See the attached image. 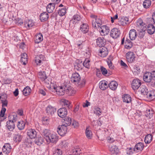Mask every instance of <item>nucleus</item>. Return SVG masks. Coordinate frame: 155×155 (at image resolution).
<instances>
[{"instance_id": "f257e3e1", "label": "nucleus", "mask_w": 155, "mask_h": 155, "mask_svg": "<svg viewBox=\"0 0 155 155\" xmlns=\"http://www.w3.org/2000/svg\"><path fill=\"white\" fill-rule=\"evenodd\" d=\"M41 134L48 144L50 143H55L58 140V137L56 133L54 132L51 133L50 130L48 129L43 130L41 132Z\"/></svg>"}, {"instance_id": "f03ea898", "label": "nucleus", "mask_w": 155, "mask_h": 155, "mask_svg": "<svg viewBox=\"0 0 155 155\" xmlns=\"http://www.w3.org/2000/svg\"><path fill=\"white\" fill-rule=\"evenodd\" d=\"M90 17L92 19V25L93 27L97 28H99L102 24L101 20L94 15H91Z\"/></svg>"}, {"instance_id": "7ed1b4c3", "label": "nucleus", "mask_w": 155, "mask_h": 155, "mask_svg": "<svg viewBox=\"0 0 155 155\" xmlns=\"http://www.w3.org/2000/svg\"><path fill=\"white\" fill-rule=\"evenodd\" d=\"M146 24L143 22L142 20L139 19L137 22L136 28L137 31L146 30Z\"/></svg>"}, {"instance_id": "20e7f679", "label": "nucleus", "mask_w": 155, "mask_h": 155, "mask_svg": "<svg viewBox=\"0 0 155 155\" xmlns=\"http://www.w3.org/2000/svg\"><path fill=\"white\" fill-rule=\"evenodd\" d=\"M67 127L66 126L62 124L58 127L57 131L59 135L63 136L67 133Z\"/></svg>"}, {"instance_id": "39448f33", "label": "nucleus", "mask_w": 155, "mask_h": 155, "mask_svg": "<svg viewBox=\"0 0 155 155\" xmlns=\"http://www.w3.org/2000/svg\"><path fill=\"white\" fill-rule=\"evenodd\" d=\"M126 58L127 60L129 63L134 62L135 61V55L133 52L128 51L126 54Z\"/></svg>"}, {"instance_id": "423d86ee", "label": "nucleus", "mask_w": 155, "mask_h": 155, "mask_svg": "<svg viewBox=\"0 0 155 155\" xmlns=\"http://www.w3.org/2000/svg\"><path fill=\"white\" fill-rule=\"evenodd\" d=\"M120 34V30L117 28H114L110 31V36L114 38H117L119 37Z\"/></svg>"}, {"instance_id": "0eeeda50", "label": "nucleus", "mask_w": 155, "mask_h": 155, "mask_svg": "<svg viewBox=\"0 0 155 155\" xmlns=\"http://www.w3.org/2000/svg\"><path fill=\"white\" fill-rule=\"evenodd\" d=\"M99 31L101 35L102 36H105L107 35L109 32V29L108 27L106 25H102L99 27Z\"/></svg>"}, {"instance_id": "6e6552de", "label": "nucleus", "mask_w": 155, "mask_h": 155, "mask_svg": "<svg viewBox=\"0 0 155 155\" xmlns=\"http://www.w3.org/2000/svg\"><path fill=\"white\" fill-rule=\"evenodd\" d=\"M141 84L140 81L137 79H134L131 84L132 87L134 90L138 89Z\"/></svg>"}, {"instance_id": "1a4fd4ad", "label": "nucleus", "mask_w": 155, "mask_h": 155, "mask_svg": "<svg viewBox=\"0 0 155 155\" xmlns=\"http://www.w3.org/2000/svg\"><path fill=\"white\" fill-rule=\"evenodd\" d=\"M45 59L44 55L42 54L37 55L35 58V62L37 65H39L44 62Z\"/></svg>"}, {"instance_id": "9d476101", "label": "nucleus", "mask_w": 155, "mask_h": 155, "mask_svg": "<svg viewBox=\"0 0 155 155\" xmlns=\"http://www.w3.org/2000/svg\"><path fill=\"white\" fill-rule=\"evenodd\" d=\"M143 79L144 81L147 82H153V78L151 76L150 72H147L145 73L143 75Z\"/></svg>"}, {"instance_id": "9b49d317", "label": "nucleus", "mask_w": 155, "mask_h": 155, "mask_svg": "<svg viewBox=\"0 0 155 155\" xmlns=\"http://www.w3.org/2000/svg\"><path fill=\"white\" fill-rule=\"evenodd\" d=\"M27 135L31 139H34L37 137V132L34 129H31L27 130Z\"/></svg>"}, {"instance_id": "f8f14e48", "label": "nucleus", "mask_w": 155, "mask_h": 155, "mask_svg": "<svg viewBox=\"0 0 155 155\" xmlns=\"http://www.w3.org/2000/svg\"><path fill=\"white\" fill-rule=\"evenodd\" d=\"M56 90L57 94L58 95L60 96H62L65 93V87L58 86L56 88H54Z\"/></svg>"}, {"instance_id": "ddd939ff", "label": "nucleus", "mask_w": 155, "mask_h": 155, "mask_svg": "<svg viewBox=\"0 0 155 155\" xmlns=\"http://www.w3.org/2000/svg\"><path fill=\"white\" fill-rule=\"evenodd\" d=\"M100 48L99 53V55L103 58L106 57L108 54V50L107 48L104 46L101 47Z\"/></svg>"}, {"instance_id": "4468645a", "label": "nucleus", "mask_w": 155, "mask_h": 155, "mask_svg": "<svg viewBox=\"0 0 155 155\" xmlns=\"http://www.w3.org/2000/svg\"><path fill=\"white\" fill-rule=\"evenodd\" d=\"M58 114L60 117H65L67 114V110L65 107L61 108L58 110Z\"/></svg>"}, {"instance_id": "2eb2a0df", "label": "nucleus", "mask_w": 155, "mask_h": 155, "mask_svg": "<svg viewBox=\"0 0 155 155\" xmlns=\"http://www.w3.org/2000/svg\"><path fill=\"white\" fill-rule=\"evenodd\" d=\"M143 143L139 142L135 145L134 148V151H135V153L140 152L143 150Z\"/></svg>"}, {"instance_id": "dca6fc26", "label": "nucleus", "mask_w": 155, "mask_h": 155, "mask_svg": "<svg viewBox=\"0 0 155 155\" xmlns=\"http://www.w3.org/2000/svg\"><path fill=\"white\" fill-rule=\"evenodd\" d=\"M81 80V77L80 75L77 73H75L72 74L71 78V81L73 82L77 83L78 82Z\"/></svg>"}, {"instance_id": "f3484780", "label": "nucleus", "mask_w": 155, "mask_h": 155, "mask_svg": "<svg viewBox=\"0 0 155 155\" xmlns=\"http://www.w3.org/2000/svg\"><path fill=\"white\" fill-rule=\"evenodd\" d=\"M89 27L87 23H83L81 25L80 31L84 34L87 33L89 31Z\"/></svg>"}, {"instance_id": "a211bd4d", "label": "nucleus", "mask_w": 155, "mask_h": 155, "mask_svg": "<svg viewBox=\"0 0 155 155\" xmlns=\"http://www.w3.org/2000/svg\"><path fill=\"white\" fill-rule=\"evenodd\" d=\"M106 44V40L103 37H99L96 39V44L99 47H103Z\"/></svg>"}, {"instance_id": "6ab92c4d", "label": "nucleus", "mask_w": 155, "mask_h": 155, "mask_svg": "<svg viewBox=\"0 0 155 155\" xmlns=\"http://www.w3.org/2000/svg\"><path fill=\"white\" fill-rule=\"evenodd\" d=\"M11 146L8 143H5L3 146L2 148L3 152L5 153L8 154L11 151Z\"/></svg>"}, {"instance_id": "aec40b11", "label": "nucleus", "mask_w": 155, "mask_h": 155, "mask_svg": "<svg viewBox=\"0 0 155 155\" xmlns=\"http://www.w3.org/2000/svg\"><path fill=\"white\" fill-rule=\"evenodd\" d=\"M81 18L80 15L76 14L74 15L72 19L70 21V23L75 24L78 23V21H80Z\"/></svg>"}, {"instance_id": "412c9836", "label": "nucleus", "mask_w": 155, "mask_h": 155, "mask_svg": "<svg viewBox=\"0 0 155 155\" xmlns=\"http://www.w3.org/2000/svg\"><path fill=\"white\" fill-rule=\"evenodd\" d=\"M129 37L131 40H134L136 38L137 36V32L134 29L130 30L129 33Z\"/></svg>"}, {"instance_id": "4be33fe9", "label": "nucleus", "mask_w": 155, "mask_h": 155, "mask_svg": "<svg viewBox=\"0 0 155 155\" xmlns=\"http://www.w3.org/2000/svg\"><path fill=\"white\" fill-rule=\"evenodd\" d=\"M46 111L48 114L52 115L56 112V109L51 105H48L46 109Z\"/></svg>"}, {"instance_id": "5701e85b", "label": "nucleus", "mask_w": 155, "mask_h": 155, "mask_svg": "<svg viewBox=\"0 0 155 155\" xmlns=\"http://www.w3.org/2000/svg\"><path fill=\"white\" fill-rule=\"evenodd\" d=\"M49 17L48 13L46 12H43L41 13L40 16V19L41 21H47Z\"/></svg>"}, {"instance_id": "b1692460", "label": "nucleus", "mask_w": 155, "mask_h": 155, "mask_svg": "<svg viewBox=\"0 0 155 155\" xmlns=\"http://www.w3.org/2000/svg\"><path fill=\"white\" fill-rule=\"evenodd\" d=\"M55 8V5L53 3H49L47 6L46 10L48 13L52 12Z\"/></svg>"}, {"instance_id": "393cba45", "label": "nucleus", "mask_w": 155, "mask_h": 155, "mask_svg": "<svg viewBox=\"0 0 155 155\" xmlns=\"http://www.w3.org/2000/svg\"><path fill=\"white\" fill-rule=\"evenodd\" d=\"M123 101L124 102L129 103L131 101V98L130 96L128 94H124L122 97Z\"/></svg>"}, {"instance_id": "a878e982", "label": "nucleus", "mask_w": 155, "mask_h": 155, "mask_svg": "<svg viewBox=\"0 0 155 155\" xmlns=\"http://www.w3.org/2000/svg\"><path fill=\"white\" fill-rule=\"evenodd\" d=\"M22 138V136L19 134H15L13 137V140L15 143H18L21 141Z\"/></svg>"}, {"instance_id": "bb28decb", "label": "nucleus", "mask_w": 155, "mask_h": 155, "mask_svg": "<svg viewBox=\"0 0 155 155\" xmlns=\"http://www.w3.org/2000/svg\"><path fill=\"white\" fill-rule=\"evenodd\" d=\"M71 119L69 117H66L64 119L62 125L66 126V127L69 126L71 123Z\"/></svg>"}, {"instance_id": "cd10ccee", "label": "nucleus", "mask_w": 155, "mask_h": 155, "mask_svg": "<svg viewBox=\"0 0 155 155\" xmlns=\"http://www.w3.org/2000/svg\"><path fill=\"white\" fill-rule=\"evenodd\" d=\"M109 150L111 152L115 154H117L119 152L118 147L116 145H110L109 147Z\"/></svg>"}, {"instance_id": "c85d7f7f", "label": "nucleus", "mask_w": 155, "mask_h": 155, "mask_svg": "<svg viewBox=\"0 0 155 155\" xmlns=\"http://www.w3.org/2000/svg\"><path fill=\"white\" fill-rule=\"evenodd\" d=\"M99 87L102 90H105L108 87L107 82L105 81H101L99 84Z\"/></svg>"}, {"instance_id": "c756f323", "label": "nucleus", "mask_w": 155, "mask_h": 155, "mask_svg": "<svg viewBox=\"0 0 155 155\" xmlns=\"http://www.w3.org/2000/svg\"><path fill=\"white\" fill-rule=\"evenodd\" d=\"M28 57L27 54L24 53L21 54V61L23 64L25 65L28 61Z\"/></svg>"}, {"instance_id": "7c9ffc66", "label": "nucleus", "mask_w": 155, "mask_h": 155, "mask_svg": "<svg viewBox=\"0 0 155 155\" xmlns=\"http://www.w3.org/2000/svg\"><path fill=\"white\" fill-rule=\"evenodd\" d=\"M6 127L10 131H12L15 128V126L14 123L9 120L7 122Z\"/></svg>"}, {"instance_id": "2f4dec72", "label": "nucleus", "mask_w": 155, "mask_h": 155, "mask_svg": "<svg viewBox=\"0 0 155 155\" xmlns=\"http://www.w3.org/2000/svg\"><path fill=\"white\" fill-rule=\"evenodd\" d=\"M147 31L148 33L152 35L155 31V28L152 24L149 25L147 27Z\"/></svg>"}, {"instance_id": "473e14b6", "label": "nucleus", "mask_w": 155, "mask_h": 155, "mask_svg": "<svg viewBox=\"0 0 155 155\" xmlns=\"http://www.w3.org/2000/svg\"><path fill=\"white\" fill-rule=\"evenodd\" d=\"M85 133L86 137L88 139H90L92 138V133L91 130L90 129L89 126L87 127Z\"/></svg>"}, {"instance_id": "72a5a7b5", "label": "nucleus", "mask_w": 155, "mask_h": 155, "mask_svg": "<svg viewBox=\"0 0 155 155\" xmlns=\"http://www.w3.org/2000/svg\"><path fill=\"white\" fill-rule=\"evenodd\" d=\"M75 93V91L71 87H65V93L68 95H71L74 94Z\"/></svg>"}, {"instance_id": "f704fd0d", "label": "nucleus", "mask_w": 155, "mask_h": 155, "mask_svg": "<svg viewBox=\"0 0 155 155\" xmlns=\"http://www.w3.org/2000/svg\"><path fill=\"white\" fill-rule=\"evenodd\" d=\"M118 86V84L115 81H111L109 84V88L112 90H115L117 88Z\"/></svg>"}, {"instance_id": "c9c22d12", "label": "nucleus", "mask_w": 155, "mask_h": 155, "mask_svg": "<svg viewBox=\"0 0 155 155\" xmlns=\"http://www.w3.org/2000/svg\"><path fill=\"white\" fill-rule=\"evenodd\" d=\"M153 137V136L150 134L146 135L144 138L145 143L147 144L150 143L152 140Z\"/></svg>"}, {"instance_id": "e433bc0d", "label": "nucleus", "mask_w": 155, "mask_h": 155, "mask_svg": "<svg viewBox=\"0 0 155 155\" xmlns=\"http://www.w3.org/2000/svg\"><path fill=\"white\" fill-rule=\"evenodd\" d=\"M43 36L41 34H37L35 37V42L36 43H39L43 40Z\"/></svg>"}, {"instance_id": "4c0bfd02", "label": "nucleus", "mask_w": 155, "mask_h": 155, "mask_svg": "<svg viewBox=\"0 0 155 155\" xmlns=\"http://www.w3.org/2000/svg\"><path fill=\"white\" fill-rule=\"evenodd\" d=\"M38 77L40 78L42 81H45L47 77L44 71H40L39 72L38 74Z\"/></svg>"}, {"instance_id": "58836bf2", "label": "nucleus", "mask_w": 155, "mask_h": 155, "mask_svg": "<svg viewBox=\"0 0 155 155\" xmlns=\"http://www.w3.org/2000/svg\"><path fill=\"white\" fill-rule=\"evenodd\" d=\"M145 96L149 99L152 100L154 98L155 93L153 91H148Z\"/></svg>"}, {"instance_id": "ea45409f", "label": "nucleus", "mask_w": 155, "mask_h": 155, "mask_svg": "<svg viewBox=\"0 0 155 155\" xmlns=\"http://www.w3.org/2000/svg\"><path fill=\"white\" fill-rule=\"evenodd\" d=\"M128 21V18H122L119 21L118 24L120 26H124L126 24Z\"/></svg>"}, {"instance_id": "a19ab883", "label": "nucleus", "mask_w": 155, "mask_h": 155, "mask_svg": "<svg viewBox=\"0 0 155 155\" xmlns=\"http://www.w3.org/2000/svg\"><path fill=\"white\" fill-rule=\"evenodd\" d=\"M61 102L65 107L68 108H70L71 107V103L68 101L64 99H62L61 100Z\"/></svg>"}, {"instance_id": "79ce46f5", "label": "nucleus", "mask_w": 155, "mask_h": 155, "mask_svg": "<svg viewBox=\"0 0 155 155\" xmlns=\"http://www.w3.org/2000/svg\"><path fill=\"white\" fill-rule=\"evenodd\" d=\"M25 123L23 120H20L18 122L17 126L20 130H22L24 129L25 126Z\"/></svg>"}, {"instance_id": "37998d69", "label": "nucleus", "mask_w": 155, "mask_h": 155, "mask_svg": "<svg viewBox=\"0 0 155 155\" xmlns=\"http://www.w3.org/2000/svg\"><path fill=\"white\" fill-rule=\"evenodd\" d=\"M24 25L27 29H30L34 25V23L32 21L29 20L28 22L25 23Z\"/></svg>"}, {"instance_id": "c03bdc74", "label": "nucleus", "mask_w": 155, "mask_h": 155, "mask_svg": "<svg viewBox=\"0 0 155 155\" xmlns=\"http://www.w3.org/2000/svg\"><path fill=\"white\" fill-rule=\"evenodd\" d=\"M31 91L30 88L28 86H27L23 89V93L25 96H27L30 94Z\"/></svg>"}, {"instance_id": "a18cd8bd", "label": "nucleus", "mask_w": 155, "mask_h": 155, "mask_svg": "<svg viewBox=\"0 0 155 155\" xmlns=\"http://www.w3.org/2000/svg\"><path fill=\"white\" fill-rule=\"evenodd\" d=\"M9 120L12 122L13 123H14L16 122L17 120V116L16 114L14 115H10L9 116Z\"/></svg>"}, {"instance_id": "49530a36", "label": "nucleus", "mask_w": 155, "mask_h": 155, "mask_svg": "<svg viewBox=\"0 0 155 155\" xmlns=\"http://www.w3.org/2000/svg\"><path fill=\"white\" fill-rule=\"evenodd\" d=\"M66 9L65 7L64 6L63 8L58 11V14L60 16H62L65 15L66 13Z\"/></svg>"}, {"instance_id": "de8ad7c7", "label": "nucleus", "mask_w": 155, "mask_h": 155, "mask_svg": "<svg viewBox=\"0 0 155 155\" xmlns=\"http://www.w3.org/2000/svg\"><path fill=\"white\" fill-rule=\"evenodd\" d=\"M140 91L141 93L145 95L148 92V90L144 86H142L140 88Z\"/></svg>"}, {"instance_id": "09e8293b", "label": "nucleus", "mask_w": 155, "mask_h": 155, "mask_svg": "<svg viewBox=\"0 0 155 155\" xmlns=\"http://www.w3.org/2000/svg\"><path fill=\"white\" fill-rule=\"evenodd\" d=\"M94 112L97 115L99 116L101 114L102 111L101 109L100 108L95 107L94 110Z\"/></svg>"}, {"instance_id": "8fccbe9b", "label": "nucleus", "mask_w": 155, "mask_h": 155, "mask_svg": "<svg viewBox=\"0 0 155 155\" xmlns=\"http://www.w3.org/2000/svg\"><path fill=\"white\" fill-rule=\"evenodd\" d=\"M151 1L150 0H145L143 3V7L146 8H148L151 5Z\"/></svg>"}, {"instance_id": "3c124183", "label": "nucleus", "mask_w": 155, "mask_h": 155, "mask_svg": "<svg viewBox=\"0 0 155 155\" xmlns=\"http://www.w3.org/2000/svg\"><path fill=\"white\" fill-rule=\"evenodd\" d=\"M3 96H0V99L1 100L2 104V107L7 106L8 104V101L5 99L3 98Z\"/></svg>"}, {"instance_id": "603ef678", "label": "nucleus", "mask_w": 155, "mask_h": 155, "mask_svg": "<svg viewBox=\"0 0 155 155\" xmlns=\"http://www.w3.org/2000/svg\"><path fill=\"white\" fill-rule=\"evenodd\" d=\"M125 47L126 48L129 49L132 46V42L130 40L127 41L125 42Z\"/></svg>"}, {"instance_id": "864d4df0", "label": "nucleus", "mask_w": 155, "mask_h": 155, "mask_svg": "<svg viewBox=\"0 0 155 155\" xmlns=\"http://www.w3.org/2000/svg\"><path fill=\"white\" fill-rule=\"evenodd\" d=\"M90 61L88 59H86L83 63V65L84 66L87 68H89L90 67Z\"/></svg>"}, {"instance_id": "5fc2aeb1", "label": "nucleus", "mask_w": 155, "mask_h": 155, "mask_svg": "<svg viewBox=\"0 0 155 155\" xmlns=\"http://www.w3.org/2000/svg\"><path fill=\"white\" fill-rule=\"evenodd\" d=\"M146 30H141L140 31H137L138 34V36L140 38H143L145 35V31Z\"/></svg>"}, {"instance_id": "6e6d98bb", "label": "nucleus", "mask_w": 155, "mask_h": 155, "mask_svg": "<svg viewBox=\"0 0 155 155\" xmlns=\"http://www.w3.org/2000/svg\"><path fill=\"white\" fill-rule=\"evenodd\" d=\"M25 143L26 146L30 147L32 145V142L30 139H27L25 140Z\"/></svg>"}, {"instance_id": "4d7b16f0", "label": "nucleus", "mask_w": 155, "mask_h": 155, "mask_svg": "<svg viewBox=\"0 0 155 155\" xmlns=\"http://www.w3.org/2000/svg\"><path fill=\"white\" fill-rule=\"evenodd\" d=\"M126 151L127 153L129 155L132 154L133 153H135V151H134V148L132 149L131 147L127 148Z\"/></svg>"}, {"instance_id": "13d9d810", "label": "nucleus", "mask_w": 155, "mask_h": 155, "mask_svg": "<svg viewBox=\"0 0 155 155\" xmlns=\"http://www.w3.org/2000/svg\"><path fill=\"white\" fill-rule=\"evenodd\" d=\"M101 134H100L99 136H98V138H101L100 139L102 140H103L104 139V137L105 136L106 132L105 130H103L101 131Z\"/></svg>"}, {"instance_id": "bf43d9fd", "label": "nucleus", "mask_w": 155, "mask_h": 155, "mask_svg": "<svg viewBox=\"0 0 155 155\" xmlns=\"http://www.w3.org/2000/svg\"><path fill=\"white\" fill-rule=\"evenodd\" d=\"M146 115L147 117L149 116L150 117L152 116L153 112L152 110H151L150 109H148L146 110Z\"/></svg>"}, {"instance_id": "052dcab7", "label": "nucleus", "mask_w": 155, "mask_h": 155, "mask_svg": "<svg viewBox=\"0 0 155 155\" xmlns=\"http://www.w3.org/2000/svg\"><path fill=\"white\" fill-rule=\"evenodd\" d=\"M101 70L102 74L106 76L107 74V69L104 68L103 66L101 67Z\"/></svg>"}, {"instance_id": "680f3d73", "label": "nucleus", "mask_w": 155, "mask_h": 155, "mask_svg": "<svg viewBox=\"0 0 155 155\" xmlns=\"http://www.w3.org/2000/svg\"><path fill=\"white\" fill-rule=\"evenodd\" d=\"M85 82L84 80H83L80 82L78 81V82L76 84H77L78 86L80 87H81L84 86L85 84Z\"/></svg>"}, {"instance_id": "e2e57ef3", "label": "nucleus", "mask_w": 155, "mask_h": 155, "mask_svg": "<svg viewBox=\"0 0 155 155\" xmlns=\"http://www.w3.org/2000/svg\"><path fill=\"white\" fill-rule=\"evenodd\" d=\"M68 144V142H66V141L64 140L62 141L60 144V146L62 148H65L67 147Z\"/></svg>"}, {"instance_id": "0e129e2a", "label": "nucleus", "mask_w": 155, "mask_h": 155, "mask_svg": "<svg viewBox=\"0 0 155 155\" xmlns=\"http://www.w3.org/2000/svg\"><path fill=\"white\" fill-rule=\"evenodd\" d=\"M62 154L61 150L60 149H57L54 151V155H62Z\"/></svg>"}, {"instance_id": "69168bd1", "label": "nucleus", "mask_w": 155, "mask_h": 155, "mask_svg": "<svg viewBox=\"0 0 155 155\" xmlns=\"http://www.w3.org/2000/svg\"><path fill=\"white\" fill-rule=\"evenodd\" d=\"M107 63L110 69H113L114 68V66L112 64V63L110 59H108V60L107 61Z\"/></svg>"}, {"instance_id": "338daca9", "label": "nucleus", "mask_w": 155, "mask_h": 155, "mask_svg": "<svg viewBox=\"0 0 155 155\" xmlns=\"http://www.w3.org/2000/svg\"><path fill=\"white\" fill-rule=\"evenodd\" d=\"M81 153V150L80 149H74L73 151V153L74 155H78Z\"/></svg>"}, {"instance_id": "774afa93", "label": "nucleus", "mask_w": 155, "mask_h": 155, "mask_svg": "<svg viewBox=\"0 0 155 155\" xmlns=\"http://www.w3.org/2000/svg\"><path fill=\"white\" fill-rule=\"evenodd\" d=\"M133 71L134 72L137 74L140 72V69L139 67L137 66H135L134 67Z\"/></svg>"}]
</instances>
